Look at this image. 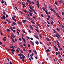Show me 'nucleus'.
I'll list each match as a JSON object with an SVG mask.
<instances>
[{"instance_id":"f257e3e1","label":"nucleus","mask_w":64,"mask_h":64,"mask_svg":"<svg viewBox=\"0 0 64 64\" xmlns=\"http://www.w3.org/2000/svg\"><path fill=\"white\" fill-rule=\"evenodd\" d=\"M18 56H20L19 57L20 58V59H22V58H23V59H24V57H25V56L23 54H18Z\"/></svg>"},{"instance_id":"f03ea898","label":"nucleus","mask_w":64,"mask_h":64,"mask_svg":"<svg viewBox=\"0 0 64 64\" xmlns=\"http://www.w3.org/2000/svg\"><path fill=\"white\" fill-rule=\"evenodd\" d=\"M50 10H51V11H53L55 14V15H57V16H58V15H59V14H58V13L56 12L55 10H54V8L53 9H52V8H50Z\"/></svg>"},{"instance_id":"7ed1b4c3","label":"nucleus","mask_w":64,"mask_h":64,"mask_svg":"<svg viewBox=\"0 0 64 64\" xmlns=\"http://www.w3.org/2000/svg\"><path fill=\"white\" fill-rule=\"evenodd\" d=\"M55 36H56V37H57L58 39H59V38H61V37H60V36L58 34V33L56 32V34L55 35Z\"/></svg>"},{"instance_id":"20e7f679","label":"nucleus","mask_w":64,"mask_h":64,"mask_svg":"<svg viewBox=\"0 0 64 64\" xmlns=\"http://www.w3.org/2000/svg\"><path fill=\"white\" fill-rule=\"evenodd\" d=\"M10 28L11 30H12V31H13V32H14V33H15V30H13V29L12 28V27L10 26Z\"/></svg>"},{"instance_id":"39448f33","label":"nucleus","mask_w":64,"mask_h":64,"mask_svg":"<svg viewBox=\"0 0 64 64\" xmlns=\"http://www.w3.org/2000/svg\"><path fill=\"white\" fill-rule=\"evenodd\" d=\"M56 42H57V43L58 44V45H60V43H59V42H58V40H55L54 42V43H56Z\"/></svg>"},{"instance_id":"423d86ee","label":"nucleus","mask_w":64,"mask_h":64,"mask_svg":"<svg viewBox=\"0 0 64 64\" xmlns=\"http://www.w3.org/2000/svg\"><path fill=\"white\" fill-rule=\"evenodd\" d=\"M30 28L32 30H33V28L32 26L30 24Z\"/></svg>"},{"instance_id":"0eeeda50","label":"nucleus","mask_w":64,"mask_h":64,"mask_svg":"<svg viewBox=\"0 0 64 64\" xmlns=\"http://www.w3.org/2000/svg\"><path fill=\"white\" fill-rule=\"evenodd\" d=\"M30 42L32 44V45H33V46H34V43H33V42H32V41L30 40Z\"/></svg>"},{"instance_id":"6e6552de","label":"nucleus","mask_w":64,"mask_h":64,"mask_svg":"<svg viewBox=\"0 0 64 64\" xmlns=\"http://www.w3.org/2000/svg\"><path fill=\"white\" fill-rule=\"evenodd\" d=\"M22 23H26L27 22V20H22Z\"/></svg>"},{"instance_id":"1a4fd4ad","label":"nucleus","mask_w":64,"mask_h":64,"mask_svg":"<svg viewBox=\"0 0 64 64\" xmlns=\"http://www.w3.org/2000/svg\"><path fill=\"white\" fill-rule=\"evenodd\" d=\"M12 20H14L15 22H16V19L14 18L13 16H12Z\"/></svg>"},{"instance_id":"9d476101","label":"nucleus","mask_w":64,"mask_h":64,"mask_svg":"<svg viewBox=\"0 0 64 64\" xmlns=\"http://www.w3.org/2000/svg\"><path fill=\"white\" fill-rule=\"evenodd\" d=\"M32 12H29V14L30 15V16H32Z\"/></svg>"},{"instance_id":"9b49d317","label":"nucleus","mask_w":64,"mask_h":64,"mask_svg":"<svg viewBox=\"0 0 64 64\" xmlns=\"http://www.w3.org/2000/svg\"><path fill=\"white\" fill-rule=\"evenodd\" d=\"M11 35L12 37H13L14 38L15 37V36H14V35L13 34H12Z\"/></svg>"},{"instance_id":"f8f14e48","label":"nucleus","mask_w":64,"mask_h":64,"mask_svg":"<svg viewBox=\"0 0 64 64\" xmlns=\"http://www.w3.org/2000/svg\"><path fill=\"white\" fill-rule=\"evenodd\" d=\"M27 2H28L29 3H30V4H32V2L31 1L29 0Z\"/></svg>"},{"instance_id":"ddd939ff","label":"nucleus","mask_w":64,"mask_h":64,"mask_svg":"<svg viewBox=\"0 0 64 64\" xmlns=\"http://www.w3.org/2000/svg\"><path fill=\"white\" fill-rule=\"evenodd\" d=\"M46 52H47V53H48V52H50V50H49V49H48L47 50H46Z\"/></svg>"},{"instance_id":"4468645a","label":"nucleus","mask_w":64,"mask_h":64,"mask_svg":"<svg viewBox=\"0 0 64 64\" xmlns=\"http://www.w3.org/2000/svg\"><path fill=\"white\" fill-rule=\"evenodd\" d=\"M42 9H43V10H44V11H45V12L47 11L46 10H45V8H44V7L42 8Z\"/></svg>"},{"instance_id":"2eb2a0df","label":"nucleus","mask_w":64,"mask_h":64,"mask_svg":"<svg viewBox=\"0 0 64 64\" xmlns=\"http://www.w3.org/2000/svg\"><path fill=\"white\" fill-rule=\"evenodd\" d=\"M55 8L56 9V10H57V11H58L59 9H58V8H57L55 6Z\"/></svg>"},{"instance_id":"dca6fc26","label":"nucleus","mask_w":64,"mask_h":64,"mask_svg":"<svg viewBox=\"0 0 64 64\" xmlns=\"http://www.w3.org/2000/svg\"><path fill=\"white\" fill-rule=\"evenodd\" d=\"M3 18L4 20H5L6 19V16H5L3 15Z\"/></svg>"},{"instance_id":"f3484780","label":"nucleus","mask_w":64,"mask_h":64,"mask_svg":"<svg viewBox=\"0 0 64 64\" xmlns=\"http://www.w3.org/2000/svg\"><path fill=\"white\" fill-rule=\"evenodd\" d=\"M45 12L46 13V14L47 15H48V14H49L48 13V12H47V11H46V12Z\"/></svg>"},{"instance_id":"a211bd4d","label":"nucleus","mask_w":64,"mask_h":64,"mask_svg":"<svg viewBox=\"0 0 64 64\" xmlns=\"http://www.w3.org/2000/svg\"><path fill=\"white\" fill-rule=\"evenodd\" d=\"M46 39L47 40H48V41H50V39H49V38H46Z\"/></svg>"},{"instance_id":"6ab92c4d","label":"nucleus","mask_w":64,"mask_h":64,"mask_svg":"<svg viewBox=\"0 0 64 64\" xmlns=\"http://www.w3.org/2000/svg\"><path fill=\"white\" fill-rule=\"evenodd\" d=\"M34 52L35 53L36 55H37V52H36V50H34Z\"/></svg>"},{"instance_id":"aec40b11","label":"nucleus","mask_w":64,"mask_h":64,"mask_svg":"<svg viewBox=\"0 0 64 64\" xmlns=\"http://www.w3.org/2000/svg\"><path fill=\"white\" fill-rule=\"evenodd\" d=\"M36 31H37V32H38V33H39V30H38L36 29Z\"/></svg>"},{"instance_id":"412c9836","label":"nucleus","mask_w":64,"mask_h":64,"mask_svg":"<svg viewBox=\"0 0 64 64\" xmlns=\"http://www.w3.org/2000/svg\"><path fill=\"white\" fill-rule=\"evenodd\" d=\"M36 44H37V45H38V41H36Z\"/></svg>"},{"instance_id":"4be33fe9","label":"nucleus","mask_w":64,"mask_h":64,"mask_svg":"<svg viewBox=\"0 0 64 64\" xmlns=\"http://www.w3.org/2000/svg\"><path fill=\"white\" fill-rule=\"evenodd\" d=\"M56 55H58H58H59V54L58 53V52H56Z\"/></svg>"},{"instance_id":"5701e85b","label":"nucleus","mask_w":64,"mask_h":64,"mask_svg":"<svg viewBox=\"0 0 64 64\" xmlns=\"http://www.w3.org/2000/svg\"><path fill=\"white\" fill-rule=\"evenodd\" d=\"M22 5L23 6V8H24V7H26V6H25V4H22Z\"/></svg>"},{"instance_id":"b1692460","label":"nucleus","mask_w":64,"mask_h":64,"mask_svg":"<svg viewBox=\"0 0 64 64\" xmlns=\"http://www.w3.org/2000/svg\"><path fill=\"white\" fill-rule=\"evenodd\" d=\"M54 24V22L53 21H52L51 22V24L52 25H53Z\"/></svg>"},{"instance_id":"393cba45","label":"nucleus","mask_w":64,"mask_h":64,"mask_svg":"<svg viewBox=\"0 0 64 64\" xmlns=\"http://www.w3.org/2000/svg\"><path fill=\"white\" fill-rule=\"evenodd\" d=\"M12 23H13V24H14V25H16V23L14 22H12Z\"/></svg>"},{"instance_id":"a878e982","label":"nucleus","mask_w":64,"mask_h":64,"mask_svg":"<svg viewBox=\"0 0 64 64\" xmlns=\"http://www.w3.org/2000/svg\"><path fill=\"white\" fill-rule=\"evenodd\" d=\"M20 47H21V48H23V45L21 44L20 46Z\"/></svg>"},{"instance_id":"bb28decb","label":"nucleus","mask_w":64,"mask_h":64,"mask_svg":"<svg viewBox=\"0 0 64 64\" xmlns=\"http://www.w3.org/2000/svg\"><path fill=\"white\" fill-rule=\"evenodd\" d=\"M22 31L23 32V33H26V32H25L24 30H22Z\"/></svg>"},{"instance_id":"cd10ccee","label":"nucleus","mask_w":64,"mask_h":64,"mask_svg":"<svg viewBox=\"0 0 64 64\" xmlns=\"http://www.w3.org/2000/svg\"><path fill=\"white\" fill-rule=\"evenodd\" d=\"M39 4H36V6H37L38 7V8H39Z\"/></svg>"},{"instance_id":"c85d7f7f","label":"nucleus","mask_w":64,"mask_h":64,"mask_svg":"<svg viewBox=\"0 0 64 64\" xmlns=\"http://www.w3.org/2000/svg\"><path fill=\"white\" fill-rule=\"evenodd\" d=\"M46 26H47V27H50V25L48 24H46Z\"/></svg>"},{"instance_id":"c756f323","label":"nucleus","mask_w":64,"mask_h":64,"mask_svg":"<svg viewBox=\"0 0 64 64\" xmlns=\"http://www.w3.org/2000/svg\"><path fill=\"white\" fill-rule=\"evenodd\" d=\"M29 52L30 53H32V51L31 50H29Z\"/></svg>"},{"instance_id":"7c9ffc66","label":"nucleus","mask_w":64,"mask_h":64,"mask_svg":"<svg viewBox=\"0 0 64 64\" xmlns=\"http://www.w3.org/2000/svg\"><path fill=\"white\" fill-rule=\"evenodd\" d=\"M55 4H56V5H57V4H58V2H55Z\"/></svg>"},{"instance_id":"2f4dec72","label":"nucleus","mask_w":64,"mask_h":64,"mask_svg":"<svg viewBox=\"0 0 64 64\" xmlns=\"http://www.w3.org/2000/svg\"><path fill=\"white\" fill-rule=\"evenodd\" d=\"M30 9H31L32 10V9H33V8H32V7H31V6H30Z\"/></svg>"},{"instance_id":"473e14b6","label":"nucleus","mask_w":64,"mask_h":64,"mask_svg":"<svg viewBox=\"0 0 64 64\" xmlns=\"http://www.w3.org/2000/svg\"><path fill=\"white\" fill-rule=\"evenodd\" d=\"M12 41L14 42H15V40H14V39H13V38H12Z\"/></svg>"},{"instance_id":"72a5a7b5","label":"nucleus","mask_w":64,"mask_h":64,"mask_svg":"<svg viewBox=\"0 0 64 64\" xmlns=\"http://www.w3.org/2000/svg\"><path fill=\"white\" fill-rule=\"evenodd\" d=\"M10 31V30L9 29H7V32H9Z\"/></svg>"},{"instance_id":"f704fd0d","label":"nucleus","mask_w":64,"mask_h":64,"mask_svg":"<svg viewBox=\"0 0 64 64\" xmlns=\"http://www.w3.org/2000/svg\"><path fill=\"white\" fill-rule=\"evenodd\" d=\"M28 31H29V32H30V33H31V31H30V30H28Z\"/></svg>"},{"instance_id":"c9c22d12","label":"nucleus","mask_w":64,"mask_h":64,"mask_svg":"<svg viewBox=\"0 0 64 64\" xmlns=\"http://www.w3.org/2000/svg\"><path fill=\"white\" fill-rule=\"evenodd\" d=\"M48 18H51V17H50V16L49 15L48 16Z\"/></svg>"},{"instance_id":"e433bc0d","label":"nucleus","mask_w":64,"mask_h":64,"mask_svg":"<svg viewBox=\"0 0 64 64\" xmlns=\"http://www.w3.org/2000/svg\"><path fill=\"white\" fill-rule=\"evenodd\" d=\"M25 56H24V58H22V59H22V60L24 61V59H25Z\"/></svg>"},{"instance_id":"4c0bfd02","label":"nucleus","mask_w":64,"mask_h":64,"mask_svg":"<svg viewBox=\"0 0 64 64\" xmlns=\"http://www.w3.org/2000/svg\"><path fill=\"white\" fill-rule=\"evenodd\" d=\"M56 30H57V31H60V30L58 28H57Z\"/></svg>"},{"instance_id":"58836bf2","label":"nucleus","mask_w":64,"mask_h":64,"mask_svg":"<svg viewBox=\"0 0 64 64\" xmlns=\"http://www.w3.org/2000/svg\"><path fill=\"white\" fill-rule=\"evenodd\" d=\"M36 3H37V4H39V2L37 1L36 2Z\"/></svg>"},{"instance_id":"ea45409f","label":"nucleus","mask_w":64,"mask_h":64,"mask_svg":"<svg viewBox=\"0 0 64 64\" xmlns=\"http://www.w3.org/2000/svg\"><path fill=\"white\" fill-rule=\"evenodd\" d=\"M55 50H56V51H58V48H56L55 49Z\"/></svg>"},{"instance_id":"a19ab883","label":"nucleus","mask_w":64,"mask_h":64,"mask_svg":"<svg viewBox=\"0 0 64 64\" xmlns=\"http://www.w3.org/2000/svg\"><path fill=\"white\" fill-rule=\"evenodd\" d=\"M20 52H21L22 53H23V51H22V50H20Z\"/></svg>"},{"instance_id":"79ce46f5","label":"nucleus","mask_w":64,"mask_h":64,"mask_svg":"<svg viewBox=\"0 0 64 64\" xmlns=\"http://www.w3.org/2000/svg\"><path fill=\"white\" fill-rule=\"evenodd\" d=\"M30 39L31 40H33V38H30Z\"/></svg>"},{"instance_id":"37998d69","label":"nucleus","mask_w":64,"mask_h":64,"mask_svg":"<svg viewBox=\"0 0 64 64\" xmlns=\"http://www.w3.org/2000/svg\"><path fill=\"white\" fill-rule=\"evenodd\" d=\"M4 3L6 6H7V4H6V2L5 1L4 2Z\"/></svg>"},{"instance_id":"c03bdc74","label":"nucleus","mask_w":64,"mask_h":64,"mask_svg":"<svg viewBox=\"0 0 64 64\" xmlns=\"http://www.w3.org/2000/svg\"><path fill=\"white\" fill-rule=\"evenodd\" d=\"M58 47H59L60 48H61V46H60L59 45V44H58Z\"/></svg>"},{"instance_id":"a18cd8bd","label":"nucleus","mask_w":64,"mask_h":64,"mask_svg":"<svg viewBox=\"0 0 64 64\" xmlns=\"http://www.w3.org/2000/svg\"><path fill=\"white\" fill-rule=\"evenodd\" d=\"M60 3H62V0H60Z\"/></svg>"},{"instance_id":"49530a36","label":"nucleus","mask_w":64,"mask_h":64,"mask_svg":"<svg viewBox=\"0 0 64 64\" xmlns=\"http://www.w3.org/2000/svg\"><path fill=\"white\" fill-rule=\"evenodd\" d=\"M16 51H17V52H19V50H18V49L16 50Z\"/></svg>"},{"instance_id":"de8ad7c7","label":"nucleus","mask_w":64,"mask_h":64,"mask_svg":"<svg viewBox=\"0 0 64 64\" xmlns=\"http://www.w3.org/2000/svg\"><path fill=\"white\" fill-rule=\"evenodd\" d=\"M28 58H29V54H28Z\"/></svg>"},{"instance_id":"09e8293b","label":"nucleus","mask_w":64,"mask_h":64,"mask_svg":"<svg viewBox=\"0 0 64 64\" xmlns=\"http://www.w3.org/2000/svg\"><path fill=\"white\" fill-rule=\"evenodd\" d=\"M62 28H63L64 29V26H63V25H62Z\"/></svg>"},{"instance_id":"8fccbe9b","label":"nucleus","mask_w":64,"mask_h":64,"mask_svg":"<svg viewBox=\"0 0 64 64\" xmlns=\"http://www.w3.org/2000/svg\"><path fill=\"white\" fill-rule=\"evenodd\" d=\"M28 47H30V44H28Z\"/></svg>"},{"instance_id":"3c124183","label":"nucleus","mask_w":64,"mask_h":64,"mask_svg":"<svg viewBox=\"0 0 64 64\" xmlns=\"http://www.w3.org/2000/svg\"><path fill=\"white\" fill-rule=\"evenodd\" d=\"M36 39H39V38H38V36H36Z\"/></svg>"},{"instance_id":"603ef678","label":"nucleus","mask_w":64,"mask_h":64,"mask_svg":"<svg viewBox=\"0 0 64 64\" xmlns=\"http://www.w3.org/2000/svg\"><path fill=\"white\" fill-rule=\"evenodd\" d=\"M17 33L18 34V35H19V32L18 31H17Z\"/></svg>"},{"instance_id":"864d4df0","label":"nucleus","mask_w":64,"mask_h":64,"mask_svg":"<svg viewBox=\"0 0 64 64\" xmlns=\"http://www.w3.org/2000/svg\"><path fill=\"white\" fill-rule=\"evenodd\" d=\"M32 18L33 19H36V18L35 17V16H34L32 17Z\"/></svg>"},{"instance_id":"5fc2aeb1","label":"nucleus","mask_w":64,"mask_h":64,"mask_svg":"<svg viewBox=\"0 0 64 64\" xmlns=\"http://www.w3.org/2000/svg\"><path fill=\"white\" fill-rule=\"evenodd\" d=\"M3 14H4V15H6L5 12H4Z\"/></svg>"},{"instance_id":"6e6d98bb","label":"nucleus","mask_w":64,"mask_h":64,"mask_svg":"<svg viewBox=\"0 0 64 64\" xmlns=\"http://www.w3.org/2000/svg\"><path fill=\"white\" fill-rule=\"evenodd\" d=\"M40 38H42V36H41L40 35Z\"/></svg>"},{"instance_id":"4d7b16f0","label":"nucleus","mask_w":64,"mask_h":64,"mask_svg":"<svg viewBox=\"0 0 64 64\" xmlns=\"http://www.w3.org/2000/svg\"><path fill=\"white\" fill-rule=\"evenodd\" d=\"M14 40L16 41H17V40L16 39V38H15Z\"/></svg>"},{"instance_id":"13d9d810","label":"nucleus","mask_w":64,"mask_h":64,"mask_svg":"<svg viewBox=\"0 0 64 64\" xmlns=\"http://www.w3.org/2000/svg\"><path fill=\"white\" fill-rule=\"evenodd\" d=\"M6 17H7V18L8 17V15H6Z\"/></svg>"},{"instance_id":"bf43d9fd","label":"nucleus","mask_w":64,"mask_h":64,"mask_svg":"<svg viewBox=\"0 0 64 64\" xmlns=\"http://www.w3.org/2000/svg\"><path fill=\"white\" fill-rule=\"evenodd\" d=\"M30 58H31L32 59V60H33V59H34V58H32V57H30Z\"/></svg>"},{"instance_id":"052dcab7","label":"nucleus","mask_w":64,"mask_h":64,"mask_svg":"<svg viewBox=\"0 0 64 64\" xmlns=\"http://www.w3.org/2000/svg\"><path fill=\"white\" fill-rule=\"evenodd\" d=\"M19 40L20 41H21V38H19Z\"/></svg>"},{"instance_id":"680f3d73","label":"nucleus","mask_w":64,"mask_h":64,"mask_svg":"<svg viewBox=\"0 0 64 64\" xmlns=\"http://www.w3.org/2000/svg\"><path fill=\"white\" fill-rule=\"evenodd\" d=\"M23 46H26V44H23Z\"/></svg>"},{"instance_id":"e2e57ef3","label":"nucleus","mask_w":64,"mask_h":64,"mask_svg":"<svg viewBox=\"0 0 64 64\" xmlns=\"http://www.w3.org/2000/svg\"><path fill=\"white\" fill-rule=\"evenodd\" d=\"M41 16H42V17L44 16H43V14H42L41 15Z\"/></svg>"},{"instance_id":"0e129e2a","label":"nucleus","mask_w":64,"mask_h":64,"mask_svg":"<svg viewBox=\"0 0 64 64\" xmlns=\"http://www.w3.org/2000/svg\"><path fill=\"white\" fill-rule=\"evenodd\" d=\"M32 4H35V3H34L33 2H32Z\"/></svg>"},{"instance_id":"69168bd1","label":"nucleus","mask_w":64,"mask_h":64,"mask_svg":"<svg viewBox=\"0 0 64 64\" xmlns=\"http://www.w3.org/2000/svg\"><path fill=\"white\" fill-rule=\"evenodd\" d=\"M2 4H3V3H4V2H3V1H2Z\"/></svg>"},{"instance_id":"338daca9","label":"nucleus","mask_w":64,"mask_h":64,"mask_svg":"<svg viewBox=\"0 0 64 64\" xmlns=\"http://www.w3.org/2000/svg\"><path fill=\"white\" fill-rule=\"evenodd\" d=\"M62 15H63L64 14V12H62Z\"/></svg>"},{"instance_id":"774afa93","label":"nucleus","mask_w":64,"mask_h":64,"mask_svg":"<svg viewBox=\"0 0 64 64\" xmlns=\"http://www.w3.org/2000/svg\"><path fill=\"white\" fill-rule=\"evenodd\" d=\"M10 64H13L12 62H10Z\"/></svg>"}]
</instances>
